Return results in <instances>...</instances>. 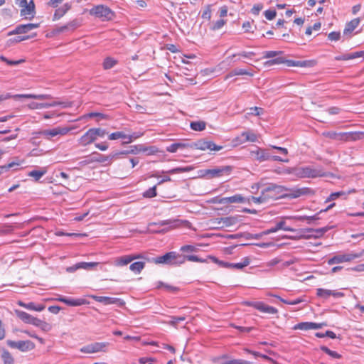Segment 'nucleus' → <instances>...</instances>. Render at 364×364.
Listing matches in <instances>:
<instances>
[{
  "mask_svg": "<svg viewBox=\"0 0 364 364\" xmlns=\"http://www.w3.org/2000/svg\"><path fill=\"white\" fill-rule=\"evenodd\" d=\"M295 175L299 178H316L323 176L324 173L321 170L306 166L296 168L295 170Z\"/></svg>",
  "mask_w": 364,
  "mask_h": 364,
  "instance_id": "1a4fd4ad",
  "label": "nucleus"
},
{
  "mask_svg": "<svg viewBox=\"0 0 364 364\" xmlns=\"http://www.w3.org/2000/svg\"><path fill=\"white\" fill-rule=\"evenodd\" d=\"M38 27V23H27L18 25L14 30L11 31L9 34H22L26 33L30 31L35 29Z\"/></svg>",
  "mask_w": 364,
  "mask_h": 364,
  "instance_id": "412c9836",
  "label": "nucleus"
},
{
  "mask_svg": "<svg viewBox=\"0 0 364 364\" xmlns=\"http://www.w3.org/2000/svg\"><path fill=\"white\" fill-rule=\"evenodd\" d=\"M223 147L222 146L216 145L212 141H208L205 139H200L195 143H192L191 146V149H199L202 151L210 150V151H220Z\"/></svg>",
  "mask_w": 364,
  "mask_h": 364,
  "instance_id": "6e6552de",
  "label": "nucleus"
},
{
  "mask_svg": "<svg viewBox=\"0 0 364 364\" xmlns=\"http://www.w3.org/2000/svg\"><path fill=\"white\" fill-rule=\"evenodd\" d=\"M19 164L16 162H11L8 164L0 166V175L3 173L5 171H9L10 168H14L16 166H18Z\"/></svg>",
  "mask_w": 364,
  "mask_h": 364,
  "instance_id": "4d7b16f0",
  "label": "nucleus"
},
{
  "mask_svg": "<svg viewBox=\"0 0 364 364\" xmlns=\"http://www.w3.org/2000/svg\"><path fill=\"white\" fill-rule=\"evenodd\" d=\"M75 129V127H57L47 130V139L55 137L58 135H66L70 131Z\"/></svg>",
  "mask_w": 364,
  "mask_h": 364,
  "instance_id": "aec40b11",
  "label": "nucleus"
},
{
  "mask_svg": "<svg viewBox=\"0 0 364 364\" xmlns=\"http://www.w3.org/2000/svg\"><path fill=\"white\" fill-rule=\"evenodd\" d=\"M220 223H222L223 225L225 227H230L237 223V218L232 216L223 218L220 220Z\"/></svg>",
  "mask_w": 364,
  "mask_h": 364,
  "instance_id": "4c0bfd02",
  "label": "nucleus"
},
{
  "mask_svg": "<svg viewBox=\"0 0 364 364\" xmlns=\"http://www.w3.org/2000/svg\"><path fill=\"white\" fill-rule=\"evenodd\" d=\"M328 230H330L329 227H324L318 229H303L301 230V232H302L304 235H301L300 237L304 239L319 238L322 237Z\"/></svg>",
  "mask_w": 364,
  "mask_h": 364,
  "instance_id": "9b49d317",
  "label": "nucleus"
},
{
  "mask_svg": "<svg viewBox=\"0 0 364 364\" xmlns=\"http://www.w3.org/2000/svg\"><path fill=\"white\" fill-rule=\"evenodd\" d=\"M19 304L22 306L26 307L28 309L35 310L37 311H41L43 310V309H44L43 305H41V304L36 305L33 302H30V303L26 304H23V302L20 301Z\"/></svg>",
  "mask_w": 364,
  "mask_h": 364,
  "instance_id": "ea45409f",
  "label": "nucleus"
},
{
  "mask_svg": "<svg viewBox=\"0 0 364 364\" xmlns=\"http://www.w3.org/2000/svg\"><path fill=\"white\" fill-rule=\"evenodd\" d=\"M245 304L247 306H252V307L255 308L256 309H257L259 311L263 312V313H266V314H277L278 312V310L276 308H274L273 306H270L266 305L263 302H259V301H257V302L247 301V302H245Z\"/></svg>",
  "mask_w": 364,
  "mask_h": 364,
  "instance_id": "2eb2a0df",
  "label": "nucleus"
},
{
  "mask_svg": "<svg viewBox=\"0 0 364 364\" xmlns=\"http://www.w3.org/2000/svg\"><path fill=\"white\" fill-rule=\"evenodd\" d=\"M225 23V21L223 19H220L217 21L215 23H214L213 26H212V30H218L221 28Z\"/></svg>",
  "mask_w": 364,
  "mask_h": 364,
  "instance_id": "774afa93",
  "label": "nucleus"
},
{
  "mask_svg": "<svg viewBox=\"0 0 364 364\" xmlns=\"http://www.w3.org/2000/svg\"><path fill=\"white\" fill-rule=\"evenodd\" d=\"M80 25H81L80 20L76 18V19H74V20L70 21L66 25H64L63 26L58 28L55 30V33H63V32L69 31H74L77 28L80 27Z\"/></svg>",
  "mask_w": 364,
  "mask_h": 364,
  "instance_id": "5701e85b",
  "label": "nucleus"
},
{
  "mask_svg": "<svg viewBox=\"0 0 364 364\" xmlns=\"http://www.w3.org/2000/svg\"><path fill=\"white\" fill-rule=\"evenodd\" d=\"M252 156H254L255 159L259 161H264L271 159L272 155L268 152L267 149L257 148L255 151H251Z\"/></svg>",
  "mask_w": 364,
  "mask_h": 364,
  "instance_id": "b1692460",
  "label": "nucleus"
},
{
  "mask_svg": "<svg viewBox=\"0 0 364 364\" xmlns=\"http://www.w3.org/2000/svg\"><path fill=\"white\" fill-rule=\"evenodd\" d=\"M232 146H237L239 145H241L242 144H245L243 137L242 134L240 136H236L232 140Z\"/></svg>",
  "mask_w": 364,
  "mask_h": 364,
  "instance_id": "680f3d73",
  "label": "nucleus"
},
{
  "mask_svg": "<svg viewBox=\"0 0 364 364\" xmlns=\"http://www.w3.org/2000/svg\"><path fill=\"white\" fill-rule=\"evenodd\" d=\"M222 364H251V363L241 359H233Z\"/></svg>",
  "mask_w": 364,
  "mask_h": 364,
  "instance_id": "69168bd1",
  "label": "nucleus"
},
{
  "mask_svg": "<svg viewBox=\"0 0 364 364\" xmlns=\"http://www.w3.org/2000/svg\"><path fill=\"white\" fill-rule=\"evenodd\" d=\"M15 4L21 8L20 15L24 19L31 20L35 16V4L33 0L29 3L27 0H15Z\"/></svg>",
  "mask_w": 364,
  "mask_h": 364,
  "instance_id": "7ed1b4c3",
  "label": "nucleus"
},
{
  "mask_svg": "<svg viewBox=\"0 0 364 364\" xmlns=\"http://www.w3.org/2000/svg\"><path fill=\"white\" fill-rule=\"evenodd\" d=\"M251 112L250 114L255 116H259L263 114L264 109L261 107H254L250 108Z\"/></svg>",
  "mask_w": 364,
  "mask_h": 364,
  "instance_id": "338daca9",
  "label": "nucleus"
},
{
  "mask_svg": "<svg viewBox=\"0 0 364 364\" xmlns=\"http://www.w3.org/2000/svg\"><path fill=\"white\" fill-rule=\"evenodd\" d=\"M251 200L255 203H261L267 201L265 196L263 194L262 191H261V196L259 197L252 196Z\"/></svg>",
  "mask_w": 364,
  "mask_h": 364,
  "instance_id": "0e129e2a",
  "label": "nucleus"
},
{
  "mask_svg": "<svg viewBox=\"0 0 364 364\" xmlns=\"http://www.w3.org/2000/svg\"><path fill=\"white\" fill-rule=\"evenodd\" d=\"M286 60H285L282 57H278V58H276L274 59L266 61L264 63V65H267V66H272V65H275V64H282V63L287 64Z\"/></svg>",
  "mask_w": 364,
  "mask_h": 364,
  "instance_id": "49530a36",
  "label": "nucleus"
},
{
  "mask_svg": "<svg viewBox=\"0 0 364 364\" xmlns=\"http://www.w3.org/2000/svg\"><path fill=\"white\" fill-rule=\"evenodd\" d=\"M268 296H274V297H276L277 299H279L282 302L284 303V304H289V305H296V304H298L302 301H304V300L302 299H296L295 300H290V301H287V300H285L282 298H281L280 296H277V295H274V294H267Z\"/></svg>",
  "mask_w": 364,
  "mask_h": 364,
  "instance_id": "37998d69",
  "label": "nucleus"
},
{
  "mask_svg": "<svg viewBox=\"0 0 364 364\" xmlns=\"http://www.w3.org/2000/svg\"><path fill=\"white\" fill-rule=\"evenodd\" d=\"M193 169L192 166H186V167H178L173 169H171L168 171L169 173H178L183 172H188Z\"/></svg>",
  "mask_w": 364,
  "mask_h": 364,
  "instance_id": "3c124183",
  "label": "nucleus"
},
{
  "mask_svg": "<svg viewBox=\"0 0 364 364\" xmlns=\"http://www.w3.org/2000/svg\"><path fill=\"white\" fill-rule=\"evenodd\" d=\"M228 198L229 203H242L245 202V198L239 194L228 197Z\"/></svg>",
  "mask_w": 364,
  "mask_h": 364,
  "instance_id": "a18cd8bd",
  "label": "nucleus"
},
{
  "mask_svg": "<svg viewBox=\"0 0 364 364\" xmlns=\"http://www.w3.org/2000/svg\"><path fill=\"white\" fill-rule=\"evenodd\" d=\"M7 344L11 348H17L21 351H27L34 348V344L30 341H13L8 340Z\"/></svg>",
  "mask_w": 364,
  "mask_h": 364,
  "instance_id": "ddd939ff",
  "label": "nucleus"
},
{
  "mask_svg": "<svg viewBox=\"0 0 364 364\" xmlns=\"http://www.w3.org/2000/svg\"><path fill=\"white\" fill-rule=\"evenodd\" d=\"M95 139H96L95 137V135H94V133H93L92 129H90L84 135H82L80 138L79 143L82 146H87V145L92 143L93 141H95Z\"/></svg>",
  "mask_w": 364,
  "mask_h": 364,
  "instance_id": "393cba45",
  "label": "nucleus"
},
{
  "mask_svg": "<svg viewBox=\"0 0 364 364\" xmlns=\"http://www.w3.org/2000/svg\"><path fill=\"white\" fill-rule=\"evenodd\" d=\"M73 105L71 102H60L53 100L47 95V109L54 107H60L62 108L70 107Z\"/></svg>",
  "mask_w": 364,
  "mask_h": 364,
  "instance_id": "a878e982",
  "label": "nucleus"
},
{
  "mask_svg": "<svg viewBox=\"0 0 364 364\" xmlns=\"http://www.w3.org/2000/svg\"><path fill=\"white\" fill-rule=\"evenodd\" d=\"M314 194V191L307 187H294L289 188L286 187V190L282 195V198H297L303 196Z\"/></svg>",
  "mask_w": 364,
  "mask_h": 364,
  "instance_id": "423d86ee",
  "label": "nucleus"
},
{
  "mask_svg": "<svg viewBox=\"0 0 364 364\" xmlns=\"http://www.w3.org/2000/svg\"><path fill=\"white\" fill-rule=\"evenodd\" d=\"M46 173L45 171L33 170L28 172V175L33 177L36 181H38Z\"/></svg>",
  "mask_w": 364,
  "mask_h": 364,
  "instance_id": "8fccbe9b",
  "label": "nucleus"
},
{
  "mask_svg": "<svg viewBox=\"0 0 364 364\" xmlns=\"http://www.w3.org/2000/svg\"><path fill=\"white\" fill-rule=\"evenodd\" d=\"M92 130L94 133L95 139H97V136L102 137L107 134L105 129L100 128H92Z\"/></svg>",
  "mask_w": 364,
  "mask_h": 364,
  "instance_id": "bf43d9fd",
  "label": "nucleus"
},
{
  "mask_svg": "<svg viewBox=\"0 0 364 364\" xmlns=\"http://www.w3.org/2000/svg\"><path fill=\"white\" fill-rule=\"evenodd\" d=\"M132 262L131 255H124L120 257L116 258L114 260V265L118 267L125 266Z\"/></svg>",
  "mask_w": 364,
  "mask_h": 364,
  "instance_id": "2f4dec72",
  "label": "nucleus"
},
{
  "mask_svg": "<svg viewBox=\"0 0 364 364\" xmlns=\"http://www.w3.org/2000/svg\"><path fill=\"white\" fill-rule=\"evenodd\" d=\"M331 294V290L324 289H317L316 295L321 298L324 299H327Z\"/></svg>",
  "mask_w": 364,
  "mask_h": 364,
  "instance_id": "09e8293b",
  "label": "nucleus"
},
{
  "mask_svg": "<svg viewBox=\"0 0 364 364\" xmlns=\"http://www.w3.org/2000/svg\"><path fill=\"white\" fill-rule=\"evenodd\" d=\"M209 258L213 262L218 264L221 267H224V268H232V269L235 268V269H241L243 267L249 265L250 263V259L249 257H245L243 259V262H240V263H230V262L220 261L218 258H216L213 256H210Z\"/></svg>",
  "mask_w": 364,
  "mask_h": 364,
  "instance_id": "9d476101",
  "label": "nucleus"
},
{
  "mask_svg": "<svg viewBox=\"0 0 364 364\" xmlns=\"http://www.w3.org/2000/svg\"><path fill=\"white\" fill-rule=\"evenodd\" d=\"M279 230H284L285 231L294 232L295 230L294 228L285 226V222L282 220L277 223L274 228H270V231L274 232H277Z\"/></svg>",
  "mask_w": 364,
  "mask_h": 364,
  "instance_id": "c9c22d12",
  "label": "nucleus"
},
{
  "mask_svg": "<svg viewBox=\"0 0 364 364\" xmlns=\"http://www.w3.org/2000/svg\"><path fill=\"white\" fill-rule=\"evenodd\" d=\"M142 134L134 133L133 134H126L124 132H117L112 133L108 136V139L109 140H117L118 139H127V141H124L122 144H126L131 143L133 141V140L136 139L137 138L140 137Z\"/></svg>",
  "mask_w": 364,
  "mask_h": 364,
  "instance_id": "f8f14e48",
  "label": "nucleus"
},
{
  "mask_svg": "<svg viewBox=\"0 0 364 364\" xmlns=\"http://www.w3.org/2000/svg\"><path fill=\"white\" fill-rule=\"evenodd\" d=\"M264 14L267 20H272L276 17L277 12L275 10L269 9L265 11Z\"/></svg>",
  "mask_w": 364,
  "mask_h": 364,
  "instance_id": "e2e57ef3",
  "label": "nucleus"
},
{
  "mask_svg": "<svg viewBox=\"0 0 364 364\" xmlns=\"http://www.w3.org/2000/svg\"><path fill=\"white\" fill-rule=\"evenodd\" d=\"M92 298L96 301L104 304L105 305L115 304L117 306H123L125 302L119 298H113L102 296H92Z\"/></svg>",
  "mask_w": 364,
  "mask_h": 364,
  "instance_id": "f3484780",
  "label": "nucleus"
},
{
  "mask_svg": "<svg viewBox=\"0 0 364 364\" xmlns=\"http://www.w3.org/2000/svg\"><path fill=\"white\" fill-rule=\"evenodd\" d=\"M92 161H97L100 163L108 162L109 164V156H104L100 154H97V156L94 157Z\"/></svg>",
  "mask_w": 364,
  "mask_h": 364,
  "instance_id": "6e6d98bb",
  "label": "nucleus"
},
{
  "mask_svg": "<svg viewBox=\"0 0 364 364\" xmlns=\"http://www.w3.org/2000/svg\"><path fill=\"white\" fill-rule=\"evenodd\" d=\"M117 61L116 60H114V58H111V57H107L105 60H104V62H103V68L105 70H108V69H110L112 68H113L116 64H117Z\"/></svg>",
  "mask_w": 364,
  "mask_h": 364,
  "instance_id": "79ce46f5",
  "label": "nucleus"
},
{
  "mask_svg": "<svg viewBox=\"0 0 364 364\" xmlns=\"http://www.w3.org/2000/svg\"><path fill=\"white\" fill-rule=\"evenodd\" d=\"M145 267V262H136L132 263L129 266V269L136 273L139 274Z\"/></svg>",
  "mask_w": 364,
  "mask_h": 364,
  "instance_id": "72a5a7b5",
  "label": "nucleus"
},
{
  "mask_svg": "<svg viewBox=\"0 0 364 364\" xmlns=\"http://www.w3.org/2000/svg\"><path fill=\"white\" fill-rule=\"evenodd\" d=\"M364 255V250L359 253H348L344 255H335L328 260V264L332 265L334 264H339L346 262H350L355 259L361 257Z\"/></svg>",
  "mask_w": 364,
  "mask_h": 364,
  "instance_id": "0eeeda50",
  "label": "nucleus"
},
{
  "mask_svg": "<svg viewBox=\"0 0 364 364\" xmlns=\"http://www.w3.org/2000/svg\"><path fill=\"white\" fill-rule=\"evenodd\" d=\"M156 196V186H154L143 193L144 198H153Z\"/></svg>",
  "mask_w": 364,
  "mask_h": 364,
  "instance_id": "864d4df0",
  "label": "nucleus"
},
{
  "mask_svg": "<svg viewBox=\"0 0 364 364\" xmlns=\"http://www.w3.org/2000/svg\"><path fill=\"white\" fill-rule=\"evenodd\" d=\"M59 301H63L66 304L72 306H80L82 304H85V300L82 299H68L66 298H60L58 299Z\"/></svg>",
  "mask_w": 364,
  "mask_h": 364,
  "instance_id": "473e14b6",
  "label": "nucleus"
},
{
  "mask_svg": "<svg viewBox=\"0 0 364 364\" xmlns=\"http://www.w3.org/2000/svg\"><path fill=\"white\" fill-rule=\"evenodd\" d=\"M364 58V51H357L352 53L343 54L341 55L336 56V60H353L357 58Z\"/></svg>",
  "mask_w": 364,
  "mask_h": 364,
  "instance_id": "bb28decb",
  "label": "nucleus"
},
{
  "mask_svg": "<svg viewBox=\"0 0 364 364\" xmlns=\"http://www.w3.org/2000/svg\"><path fill=\"white\" fill-rule=\"evenodd\" d=\"M232 170V167L230 166H225L220 168H216L213 169H206L204 171L205 175H209L210 178H215L223 176L224 174H230Z\"/></svg>",
  "mask_w": 364,
  "mask_h": 364,
  "instance_id": "dca6fc26",
  "label": "nucleus"
},
{
  "mask_svg": "<svg viewBox=\"0 0 364 364\" xmlns=\"http://www.w3.org/2000/svg\"><path fill=\"white\" fill-rule=\"evenodd\" d=\"M245 143L255 142L258 139V136L252 130H248L242 133Z\"/></svg>",
  "mask_w": 364,
  "mask_h": 364,
  "instance_id": "c756f323",
  "label": "nucleus"
},
{
  "mask_svg": "<svg viewBox=\"0 0 364 364\" xmlns=\"http://www.w3.org/2000/svg\"><path fill=\"white\" fill-rule=\"evenodd\" d=\"M182 257L185 258V260L187 259L188 261L197 262H208V260L210 259L209 258L210 256H208L206 259L200 258L197 255H187V256L182 255Z\"/></svg>",
  "mask_w": 364,
  "mask_h": 364,
  "instance_id": "c03bdc74",
  "label": "nucleus"
},
{
  "mask_svg": "<svg viewBox=\"0 0 364 364\" xmlns=\"http://www.w3.org/2000/svg\"><path fill=\"white\" fill-rule=\"evenodd\" d=\"M16 316L26 323L33 324L35 326H39L42 321L36 317L28 314V313L21 311L15 310Z\"/></svg>",
  "mask_w": 364,
  "mask_h": 364,
  "instance_id": "a211bd4d",
  "label": "nucleus"
},
{
  "mask_svg": "<svg viewBox=\"0 0 364 364\" xmlns=\"http://www.w3.org/2000/svg\"><path fill=\"white\" fill-rule=\"evenodd\" d=\"M190 126L193 130L200 132L205 129L206 123L204 121L192 122Z\"/></svg>",
  "mask_w": 364,
  "mask_h": 364,
  "instance_id": "e433bc0d",
  "label": "nucleus"
},
{
  "mask_svg": "<svg viewBox=\"0 0 364 364\" xmlns=\"http://www.w3.org/2000/svg\"><path fill=\"white\" fill-rule=\"evenodd\" d=\"M250 75V76H252L253 75V73L246 70H244V69H241V68H236L235 70H233L231 73H230L226 78L229 77H232V76H234V75Z\"/></svg>",
  "mask_w": 364,
  "mask_h": 364,
  "instance_id": "58836bf2",
  "label": "nucleus"
},
{
  "mask_svg": "<svg viewBox=\"0 0 364 364\" xmlns=\"http://www.w3.org/2000/svg\"><path fill=\"white\" fill-rule=\"evenodd\" d=\"M147 150L146 148L144 147L142 145H135V146H131L127 150L124 151V155L127 154H136L139 152H144Z\"/></svg>",
  "mask_w": 364,
  "mask_h": 364,
  "instance_id": "7c9ffc66",
  "label": "nucleus"
},
{
  "mask_svg": "<svg viewBox=\"0 0 364 364\" xmlns=\"http://www.w3.org/2000/svg\"><path fill=\"white\" fill-rule=\"evenodd\" d=\"M89 13L91 16L101 18L102 21L111 20L114 16V12L108 6L102 4L95 6Z\"/></svg>",
  "mask_w": 364,
  "mask_h": 364,
  "instance_id": "20e7f679",
  "label": "nucleus"
},
{
  "mask_svg": "<svg viewBox=\"0 0 364 364\" xmlns=\"http://www.w3.org/2000/svg\"><path fill=\"white\" fill-rule=\"evenodd\" d=\"M286 190V187L283 186L277 185L274 183H269L266 188L262 190L263 194L267 200L282 198V195Z\"/></svg>",
  "mask_w": 364,
  "mask_h": 364,
  "instance_id": "39448f33",
  "label": "nucleus"
},
{
  "mask_svg": "<svg viewBox=\"0 0 364 364\" xmlns=\"http://www.w3.org/2000/svg\"><path fill=\"white\" fill-rule=\"evenodd\" d=\"M157 287L158 288L164 287L166 291H170V292H176V291H178V287H173V286H171V285H169V284H164V283H163L161 282H160L159 283V285H158Z\"/></svg>",
  "mask_w": 364,
  "mask_h": 364,
  "instance_id": "5fc2aeb1",
  "label": "nucleus"
},
{
  "mask_svg": "<svg viewBox=\"0 0 364 364\" xmlns=\"http://www.w3.org/2000/svg\"><path fill=\"white\" fill-rule=\"evenodd\" d=\"M287 65L289 67H309L315 64L314 60L295 61L292 60H287Z\"/></svg>",
  "mask_w": 364,
  "mask_h": 364,
  "instance_id": "cd10ccee",
  "label": "nucleus"
},
{
  "mask_svg": "<svg viewBox=\"0 0 364 364\" xmlns=\"http://www.w3.org/2000/svg\"><path fill=\"white\" fill-rule=\"evenodd\" d=\"M108 346V343H94L80 348V352L85 353H95L100 351H105V348Z\"/></svg>",
  "mask_w": 364,
  "mask_h": 364,
  "instance_id": "4468645a",
  "label": "nucleus"
},
{
  "mask_svg": "<svg viewBox=\"0 0 364 364\" xmlns=\"http://www.w3.org/2000/svg\"><path fill=\"white\" fill-rule=\"evenodd\" d=\"M155 264H181L185 262V258L175 252H170L163 256L151 259Z\"/></svg>",
  "mask_w": 364,
  "mask_h": 364,
  "instance_id": "f03ea898",
  "label": "nucleus"
},
{
  "mask_svg": "<svg viewBox=\"0 0 364 364\" xmlns=\"http://www.w3.org/2000/svg\"><path fill=\"white\" fill-rule=\"evenodd\" d=\"M70 9L71 4L66 3L62 7L56 9L53 16V21L58 20L63 17Z\"/></svg>",
  "mask_w": 364,
  "mask_h": 364,
  "instance_id": "c85d7f7f",
  "label": "nucleus"
},
{
  "mask_svg": "<svg viewBox=\"0 0 364 364\" xmlns=\"http://www.w3.org/2000/svg\"><path fill=\"white\" fill-rule=\"evenodd\" d=\"M323 136L325 137L337 140V141H357L364 137V132H323Z\"/></svg>",
  "mask_w": 364,
  "mask_h": 364,
  "instance_id": "f257e3e1",
  "label": "nucleus"
},
{
  "mask_svg": "<svg viewBox=\"0 0 364 364\" xmlns=\"http://www.w3.org/2000/svg\"><path fill=\"white\" fill-rule=\"evenodd\" d=\"M360 22V18H355L346 24L343 33L344 39L348 40L352 37V33L358 26Z\"/></svg>",
  "mask_w": 364,
  "mask_h": 364,
  "instance_id": "6ab92c4d",
  "label": "nucleus"
},
{
  "mask_svg": "<svg viewBox=\"0 0 364 364\" xmlns=\"http://www.w3.org/2000/svg\"><path fill=\"white\" fill-rule=\"evenodd\" d=\"M98 264H99L98 262H82L77 263L73 266L67 267L66 272H68L69 273H73L79 269H89L93 268V267L97 266Z\"/></svg>",
  "mask_w": 364,
  "mask_h": 364,
  "instance_id": "4be33fe9",
  "label": "nucleus"
},
{
  "mask_svg": "<svg viewBox=\"0 0 364 364\" xmlns=\"http://www.w3.org/2000/svg\"><path fill=\"white\" fill-rule=\"evenodd\" d=\"M341 37L340 32L333 31L328 35V38L331 41H337L340 40Z\"/></svg>",
  "mask_w": 364,
  "mask_h": 364,
  "instance_id": "052dcab7",
  "label": "nucleus"
},
{
  "mask_svg": "<svg viewBox=\"0 0 364 364\" xmlns=\"http://www.w3.org/2000/svg\"><path fill=\"white\" fill-rule=\"evenodd\" d=\"M171 320L168 321L167 323H168L169 325H171L173 327H176L177 324L180 321H183L186 320L185 316H171Z\"/></svg>",
  "mask_w": 364,
  "mask_h": 364,
  "instance_id": "603ef678",
  "label": "nucleus"
},
{
  "mask_svg": "<svg viewBox=\"0 0 364 364\" xmlns=\"http://www.w3.org/2000/svg\"><path fill=\"white\" fill-rule=\"evenodd\" d=\"M321 350L333 358H341V355L337 352L330 350L325 346H321Z\"/></svg>",
  "mask_w": 364,
  "mask_h": 364,
  "instance_id": "de8ad7c7",
  "label": "nucleus"
},
{
  "mask_svg": "<svg viewBox=\"0 0 364 364\" xmlns=\"http://www.w3.org/2000/svg\"><path fill=\"white\" fill-rule=\"evenodd\" d=\"M1 358L4 361V364H14V360L11 355V353L6 350H4L1 354Z\"/></svg>",
  "mask_w": 364,
  "mask_h": 364,
  "instance_id": "a19ab883",
  "label": "nucleus"
},
{
  "mask_svg": "<svg viewBox=\"0 0 364 364\" xmlns=\"http://www.w3.org/2000/svg\"><path fill=\"white\" fill-rule=\"evenodd\" d=\"M97 117V121H100V119H109V117L108 115L107 114H102V113H100V112H90V113H88L85 115H83L82 117H80L78 119H77L76 121H78L81 119H83V118H86V117H90V118H92V117Z\"/></svg>",
  "mask_w": 364,
  "mask_h": 364,
  "instance_id": "f704fd0d",
  "label": "nucleus"
},
{
  "mask_svg": "<svg viewBox=\"0 0 364 364\" xmlns=\"http://www.w3.org/2000/svg\"><path fill=\"white\" fill-rule=\"evenodd\" d=\"M295 329H301V330H309L311 329V322H302L298 323L295 327Z\"/></svg>",
  "mask_w": 364,
  "mask_h": 364,
  "instance_id": "13d9d810",
  "label": "nucleus"
}]
</instances>
